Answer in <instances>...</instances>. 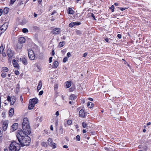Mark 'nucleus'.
<instances>
[{
	"mask_svg": "<svg viewBox=\"0 0 151 151\" xmlns=\"http://www.w3.org/2000/svg\"><path fill=\"white\" fill-rule=\"evenodd\" d=\"M22 127L24 131L22 129L18 130L16 134L17 138L20 144L15 142H11L9 147V151H19L20 148V145L23 147L25 146H28L30 143V137L26 133L29 134L31 129L27 118L24 119Z\"/></svg>",
	"mask_w": 151,
	"mask_h": 151,
	"instance_id": "nucleus-1",
	"label": "nucleus"
},
{
	"mask_svg": "<svg viewBox=\"0 0 151 151\" xmlns=\"http://www.w3.org/2000/svg\"><path fill=\"white\" fill-rule=\"evenodd\" d=\"M29 58L30 60H33L35 59V56L34 51L31 49L28 50Z\"/></svg>",
	"mask_w": 151,
	"mask_h": 151,
	"instance_id": "nucleus-2",
	"label": "nucleus"
},
{
	"mask_svg": "<svg viewBox=\"0 0 151 151\" xmlns=\"http://www.w3.org/2000/svg\"><path fill=\"white\" fill-rule=\"evenodd\" d=\"M8 24L7 22L4 23L0 28V36L7 29Z\"/></svg>",
	"mask_w": 151,
	"mask_h": 151,
	"instance_id": "nucleus-3",
	"label": "nucleus"
},
{
	"mask_svg": "<svg viewBox=\"0 0 151 151\" xmlns=\"http://www.w3.org/2000/svg\"><path fill=\"white\" fill-rule=\"evenodd\" d=\"M7 54L8 57L9 58H11L14 54V51L12 50L10 48H9L8 49L7 51Z\"/></svg>",
	"mask_w": 151,
	"mask_h": 151,
	"instance_id": "nucleus-4",
	"label": "nucleus"
},
{
	"mask_svg": "<svg viewBox=\"0 0 151 151\" xmlns=\"http://www.w3.org/2000/svg\"><path fill=\"white\" fill-rule=\"evenodd\" d=\"M9 121L8 120H4L3 123V129L4 131H5L7 129L8 127Z\"/></svg>",
	"mask_w": 151,
	"mask_h": 151,
	"instance_id": "nucleus-5",
	"label": "nucleus"
},
{
	"mask_svg": "<svg viewBox=\"0 0 151 151\" xmlns=\"http://www.w3.org/2000/svg\"><path fill=\"white\" fill-rule=\"evenodd\" d=\"M60 32V29L57 28H54L51 31V32L54 35L59 34Z\"/></svg>",
	"mask_w": 151,
	"mask_h": 151,
	"instance_id": "nucleus-6",
	"label": "nucleus"
},
{
	"mask_svg": "<svg viewBox=\"0 0 151 151\" xmlns=\"http://www.w3.org/2000/svg\"><path fill=\"white\" fill-rule=\"evenodd\" d=\"M79 115L80 117L82 118H85L86 116L84 110L81 109H80L79 112Z\"/></svg>",
	"mask_w": 151,
	"mask_h": 151,
	"instance_id": "nucleus-7",
	"label": "nucleus"
},
{
	"mask_svg": "<svg viewBox=\"0 0 151 151\" xmlns=\"http://www.w3.org/2000/svg\"><path fill=\"white\" fill-rule=\"evenodd\" d=\"M23 45L18 43L16 47L15 48V49L17 51H19L21 50L23 46Z\"/></svg>",
	"mask_w": 151,
	"mask_h": 151,
	"instance_id": "nucleus-8",
	"label": "nucleus"
},
{
	"mask_svg": "<svg viewBox=\"0 0 151 151\" xmlns=\"http://www.w3.org/2000/svg\"><path fill=\"white\" fill-rule=\"evenodd\" d=\"M12 63L14 65V67L17 69H19V66L17 62L14 59L12 60Z\"/></svg>",
	"mask_w": 151,
	"mask_h": 151,
	"instance_id": "nucleus-9",
	"label": "nucleus"
},
{
	"mask_svg": "<svg viewBox=\"0 0 151 151\" xmlns=\"http://www.w3.org/2000/svg\"><path fill=\"white\" fill-rule=\"evenodd\" d=\"M20 60L22 61L23 64L24 65H26L28 63L27 60L24 57H23L22 59L20 58Z\"/></svg>",
	"mask_w": 151,
	"mask_h": 151,
	"instance_id": "nucleus-10",
	"label": "nucleus"
},
{
	"mask_svg": "<svg viewBox=\"0 0 151 151\" xmlns=\"http://www.w3.org/2000/svg\"><path fill=\"white\" fill-rule=\"evenodd\" d=\"M25 39L24 37H20L18 40V43L22 44L25 42Z\"/></svg>",
	"mask_w": 151,
	"mask_h": 151,
	"instance_id": "nucleus-11",
	"label": "nucleus"
},
{
	"mask_svg": "<svg viewBox=\"0 0 151 151\" xmlns=\"http://www.w3.org/2000/svg\"><path fill=\"white\" fill-rule=\"evenodd\" d=\"M29 101L32 102V103L35 105L36 104L38 103V100L37 98H35L32 99H30L29 100Z\"/></svg>",
	"mask_w": 151,
	"mask_h": 151,
	"instance_id": "nucleus-12",
	"label": "nucleus"
},
{
	"mask_svg": "<svg viewBox=\"0 0 151 151\" xmlns=\"http://www.w3.org/2000/svg\"><path fill=\"white\" fill-rule=\"evenodd\" d=\"M18 127V124L17 123L14 124L11 127L13 131H15L17 129Z\"/></svg>",
	"mask_w": 151,
	"mask_h": 151,
	"instance_id": "nucleus-13",
	"label": "nucleus"
},
{
	"mask_svg": "<svg viewBox=\"0 0 151 151\" xmlns=\"http://www.w3.org/2000/svg\"><path fill=\"white\" fill-rule=\"evenodd\" d=\"M16 101V98L14 96L12 97L11 101L10 103L11 105H13Z\"/></svg>",
	"mask_w": 151,
	"mask_h": 151,
	"instance_id": "nucleus-14",
	"label": "nucleus"
},
{
	"mask_svg": "<svg viewBox=\"0 0 151 151\" xmlns=\"http://www.w3.org/2000/svg\"><path fill=\"white\" fill-rule=\"evenodd\" d=\"M35 104L32 103V102L29 101L28 109L29 110L32 109L34 107Z\"/></svg>",
	"mask_w": 151,
	"mask_h": 151,
	"instance_id": "nucleus-15",
	"label": "nucleus"
},
{
	"mask_svg": "<svg viewBox=\"0 0 151 151\" xmlns=\"http://www.w3.org/2000/svg\"><path fill=\"white\" fill-rule=\"evenodd\" d=\"M42 86V84L41 82V81H39L38 86L37 88V92H38L40 90Z\"/></svg>",
	"mask_w": 151,
	"mask_h": 151,
	"instance_id": "nucleus-16",
	"label": "nucleus"
},
{
	"mask_svg": "<svg viewBox=\"0 0 151 151\" xmlns=\"http://www.w3.org/2000/svg\"><path fill=\"white\" fill-rule=\"evenodd\" d=\"M35 65V69L37 72H39L40 70V66L38 65L37 63H35L34 65Z\"/></svg>",
	"mask_w": 151,
	"mask_h": 151,
	"instance_id": "nucleus-17",
	"label": "nucleus"
},
{
	"mask_svg": "<svg viewBox=\"0 0 151 151\" xmlns=\"http://www.w3.org/2000/svg\"><path fill=\"white\" fill-rule=\"evenodd\" d=\"M14 113V108H11L9 111V114L10 116H12L13 115Z\"/></svg>",
	"mask_w": 151,
	"mask_h": 151,
	"instance_id": "nucleus-18",
	"label": "nucleus"
},
{
	"mask_svg": "<svg viewBox=\"0 0 151 151\" xmlns=\"http://www.w3.org/2000/svg\"><path fill=\"white\" fill-rule=\"evenodd\" d=\"M68 12L69 14H73L74 13V11L71 8H69L68 10Z\"/></svg>",
	"mask_w": 151,
	"mask_h": 151,
	"instance_id": "nucleus-19",
	"label": "nucleus"
},
{
	"mask_svg": "<svg viewBox=\"0 0 151 151\" xmlns=\"http://www.w3.org/2000/svg\"><path fill=\"white\" fill-rule=\"evenodd\" d=\"M76 98V96L74 94H71L69 97V99L71 100H73Z\"/></svg>",
	"mask_w": 151,
	"mask_h": 151,
	"instance_id": "nucleus-20",
	"label": "nucleus"
},
{
	"mask_svg": "<svg viewBox=\"0 0 151 151\" xmlns=\"http://www.w3.org/2000/svg\"><path fill=\"white\" fill-rule=\"evenodd\" d=\"M58 65V61H54L53 63V65L52 66L53 68H57Z\"/></svg>",
	"mask_w": 151,
	"mask_h": 151,
	"instance_id": "nucleus-21",
	"label": "nucleus"
},
{
	"mask_svg": "<svg viewBox=\"0 0 151 151\" xmlns=\"http://www.w3.org/2000/svg\"><path fill=\"white\" fill-rule=\"evenodd\" d=\"M65 44V41H63L60 42L58 45V47H63Z\"/></svg>",
	"mask_w": 151,
	"mask_h": 151,
	"instance_id": "nucleus-22",
	"label": "nucleus"
},
{
	"mask_svg": "<svg viewBox=\"0 0 151 151\" xmlns=\"http://www.w3.org/2000/svg\"><path fill=\"white\" fill-rule=\"evenodd\" d=\"M52 142L53 140L51 138H49L47 140V143L50 145H51L53 144Z\"/></svg>",
	"mask_w": 151,
	"mask_h": 151,
	"instance_id": "nucleus-23",
	"label": "nucleus"
},
{
	"mask_svg": "<svg viewBox=\"0 0 151 151\" xmlns=\"http://www.w3.org/2000/svg\"><path fill=\"white\" fill-rule=\"evenodd\" d=\"M71 83L68 81H67L66 83V86L67 88H68L71 86Z\"/></svg>",
	"mask_w": 151,
	"mask_h": 151,
	"instance_id": "nucleus-24",
	"label": "nucleus"
},
{
	"mask_svg": "<svg viewBox=\"0 0 151 151\" xmlns=\"http://www.w3.org/2000/svg\"><path fill=\"white\" fill-rule=\"evenodd\" d=\"M93 104L91 102H89L87 104V106L89 108H91L93 107Z\"/></svg>",
	"mask_w": 151,
	"mask_h": 151,
	"instance_id": "nucleus-25",
	"label": "nucleus"
},
{
	"mask_svg": "<svg viewBox=\"0 0 151 151\" xmlns=\"http://www.w3.org/2000/svg\"><path fill=\"white\" fill-rule=\"evenodd\" d=\"M2 69L3 70L1 72L4 73L8 72L9 70L8 68L6 67H4L2 68Z\"/></svg>",
	"mask_w": 151,
	"mask_h": 151,
	"instance_id": "nucleus-26",
	"label": "nucleus"
},
{
	"mask_svg": "<svg viewBox=\"0 0 151 151\" xmlns=\"http://www.w3.org/2000/svg\"><path fill=\"white\" fill-rule=\"evenodd\" d=\"M9 8H5L4 10V14H7L8 13L9 11Z\"/></svg>",
	"mask_w": 151,
	"mask_h": 151,
	"instance_id": "nucleus-27",
	"label": "nucleus"
},
{
	"mask_svg": "<svg viewBox=\"0 0 151 151\" xmlns=\"http://www.w3.org/2000/svg\"><path fill=\"white\" fill-rule=\"evenodd\" d=\"M75 32L78 35H81L82 33V32L81 31L77 29H76L75 30Z\"/></svg>",
	"mask_w": 151,
	"mask_h": 151,
	"instance_id": "nucleus-28",
	"label": "nucleus"
},
{
	"mask_svg": "<svg viewBox=\"0 0 151 151\" xmlns=\"http://www.w3.org/2000/svg\"><path fill=\"white\" fill-rule=\"evenodd\" d=\"M59 132L61 134H63V130L62 127V126H60V129H59Z\"/></svg>",
	"mask_w": 151,
	"mask_h": 151,
	"instance_id": "nucleus-29",
	"label": "nucleus"
},
{
	"mask_svg": "<svg viewBox=\"0 0 151 151\" xmlns=\"http://www.w3.org/2000/svg\"><path fill=\"white\" fill-rule=\"evenodd\" d=\"M2 72V73L1 74V76L3 78H4L6 77V74L4 72Z\"/></svg>",
	"mask_w": 151,
	"mask_h": 151,
	"instance_id": "nucleus-30",
	"label": "nucleus"
},
{
	"mask_svg": "<svg viewBox=\"0 0 151 151\" xmlns=\"http://www.w3.org/2000/svg\"><path fill=\"white\" fill-rule=\"evenodd\" d=\"M22 32L24 33H27L28 32V30L27 28H23L22 30Z\"/></svg>",
	"mask_w": 151,
	"mask_h": 151,
	"instance_id": "nucleus-31",
	"label": "nucleus"
},
{
	"mask_svg": "<svg viewBox=\"0 0 151 151\" xmlns=\"http://www.w3.org/2000/svg\"><path fill=\"white\" fill-rule=\"evenodd\" d=\"M74 26H75V24L74 22H72L69 24V26L70 27H72Z\"/></svg>",
	"mask_w": 151,
	"mask_h": 151,
	"instance_id": "nucleus-32",
	"label": "nucleus"
},
{
	"mask_svg": "<svg viewBox=\"0 0 151 151\" xmlns=\"http://www.w3.org/2000/svg\"><path fill=\"white\" fill-rule=\"evenodd\" d=\"M82 125L83 128H85L87 126V124H86L85 122H83L82 123Z\"/></svg>",
	"mask_w": 151,
	"mask_h": 151,
	"instance_id": "nucleus-33",
	"label": "nucleus"
},
{
	"mask_svg": "<svg viewBox=\"0 0 151 151\" xmlns=\"http://www.w3.org/2000/svg\"><path fill=\"white\" fill-rule=\"evenodd\" d=\"M109 9L111 10V11L113 12L114 11V7L113 5L111 6V7H109Z\"/></svg>",
	"mask_w": 151,
	"mask_h": 151,
	"instance_id": "nucleus-34",
	"label": "nucleus"
},
{
	"mask_svg": "<svg viewBox=\"0 0 151 151\" xmlns=\"http://www.w3.org/2000/svg\"><path fill=\"white\" fill-rule=\"evenodd\" d=\"M12 98L10 97V96H8L7 97V100L9 102H11V101Z\"/></svg>",
	"mask_w": 151,
	"mask_h": 151,
	"instance_id": "nucleus-35",
	"label": "nucleus"
},
{
	"mask_svg": "<svg viewBox=\"0 0 151 151\" xmlns=\"http://www.w3.org/2000/svg\"><path fill=\"white\" fill-rule=\"evenodd\" d=\"M41 145L42 146L44 147H47V145L46 144V143L45 142H42L41 143Z\"/></svg>",
	"mask_w": 151,
	"mask_h": 151,
	"instance_id": "nucleus-36",
	"label": "nucleus"
},
{
	"mask_svg": "<svg viewBox=\"0 0 151 151\" xmlns=\"http://www.w3.org/2000/svg\"><path fill=\"white\" fill-rule=\"evenodd\" d=\"M142 148L144 151H146L147 150L148 147L146 146H144L142 147Z\"/></svg>",
	"mask_w": 151,
	"mask_h": 151,
	"instance_id": "nucleus-37",
	"label": "nucleus"
},
{
	"mask_svg": "<svg viewBox=\"0 0 151 151\" xmlns=\"http://www.w3.org/2000/svg\"><path fill=\"white\" fill-rule=\"evenodd\" d=\"M75 25H80L81 24V23L79 22H74Z\"/></svg>",
	"mask_w": 151,
	"mask_h": 151,
	"instance_id": "nucleus-38",
	"label": "nucleus"
},
{
	"mask_svg": "<svg viewBox=\"0 0 151 151\" xmlns=\"http://www.w3.org/2000/svg\"><path fill=\"white\" fill-rule=\"evenodd\" d=\"M118 8L120 9L121 11H123L124 10H125L127 9V8L125 7V8H123V7H118Z\"/></svg>",
	"mask_w": 151,
	"mask_h": 151,
	"instance_id": "nucleus-39",
	"label": "nucleus"
},
{
	"mask_svg": "<svg viewBox=\"0 0 151 151\" xmlns=\"http://www.w3.org/2000/svg\"><path fill=\"white\" fill-rule=\"evenodd\" d=\"M68 60V58L65 57L64 58L63 60V63H65Z\"/></svg>",
	"mask_w": 151,
	"mask_h": 151,
	"instance_id": "nucleus-40",
	"label": "nucleus"
},
{
	"mask_svg": "<svg viewBox=\"0 0 151 151\" xmlns=\"http://www.w3.org/2000/svg\"><path fill=\"white\" fill-rule=\"evenodd\" d=\"M72 123V121L71 120H68L67 121V123L68 125H70Z\"/></svg>",
	"mask_w": 151,
	"mask_h": 151,
	"instance_id": "nucleus-41",
	"label": "nucleus"
},
{
	"mask_svg": "<svg viewBox=\"0 0 151 151\" xmlns=\"http://www.w3.org/2000/svg\"><path fill=\"white\" fill-rule=\"evenodd\" d=\"M76 139L77 140L79 141L80 140V137L79 135H77L76 136Z\"/></svg>",
	"mask_w": 151,
	"mask_h": 151,
	"instance_id": "nucleus-42",
	"label": "nucleus"
},
{
	"mask_svg": "<svg viewBox=\"0 0 151 151\" xmlns=\"http://www.w3.org/2000/svg\"><path fill=\"white\" fill-rule=\"evenodd\" d=\"M58 85L57 84H55L54 85V88L55 90L57 89L58 88Z\"/></svg>",
	"mask_w": 151,
	"mask_h": 151,
	"instance_id": "nucleus-43",
	"label": "nucleus"
},
{
	"mask_svg": "<svg viewBox=\"0 0 151 151\" xmlns=\"http://www.w3.org/2000/svg\"><path fill=\"white\" fill-rule=\"evenodd\" d=\"M14 73L17 75H18L19 74V71L17 70H15L14 71Z\"/></svg>",
	"mask_w": 151,
	"mask_h": 151,
	"instance_id": "nucleus-44",
	"label": "nucleus"
},
{
	"mask_svg": "<svg viewBox=\"0 0 151 151\" xmlns=\"http://www.w3.org/2000/svg\"><path fill=\"white\" fill-rule=\"evenodd\" d=\"M16 0H10V4H13L15 2Z\"/></svg>",
	"mask_w": 151,
	"mask_h": 151,
	"instance_id": "nucleus-45",
	"label": "nucleus"
},
{
	"mask_svg": "<svg viewBox=\"0 0 151 151\" xmlns=\"http://www.w3.org/2000/svg\"><path fill=\"white\" fill-rule=\"evenodd\" d=\"M4 49L3 48V47H1V46L0 47V53H1V52H3Z\"/></svg>",
	"mask_w": 151,
	"mask_h": 151,
	"instance_id": "nucleus-46",
	"label": "nucleus"
},
{
	"mask_svg": "<svg viewBox=\"0 0 151 151\" xmlns=\"http://www.w3.org/2000/svg\"><path fill=\"white\" fill-rule=\"evenodd\" d=\"M2 117L3 118H5V114L4 112H3L1 114Z\"/></svg>",
	"mask_w": 151,
	"mask_h": 151,
	"instance_id": "nucleus-47",
	"label": "nucleus"
},
{
	"mask_svg": "<svg viewBox=\"0 0 151 151\" xmlns=\"http://www.w3.org/2000/svg\"><path fill=\"white\" fill-rule=\"evenodd\" d=\"M71 56V54L70 52H68L67 53V57L69 58Z\"/></svg>",
	"mask_w": 151,
	"mask_h": 151,
	"instance_id": "nucleus-48",
	"label": "nucleus"
},
{
	"mask_svg": "<svg viewBox=\"0 0 151 151\" xmlns=\"http://www.w3.org/2000/svg\"><path fill=\"white\" fill-rule=\"evenodd\" d=\"M52 57H50L49 60V61L50 63H51L52 62Z\"/></svg>",
	"mask_w": 151,
	"mask_h": 151,
	"instance_id": "nucleus-49",
	"label": "nucleus"
},
{
	"mask_svg": "<svg viewBox=\"0 0 151 151\" xmlns=\"http://www.w3.org/2000/svg\"><path fill=\"white\" fill-rule=\"evenodd\" d=\"M43 91H40L39 92V96L42 95L43 94Z\"/></svg>",
	"mask_w": 151,
	"mask_h": 151,
	"instance_id": "nucleus-50",
	"label": "nucleus"
},
{
	"mask_svg": "<svg viewBox=\"0 0 151 151\" xmlns=\"http://www.w3.org/2000/svg\"><path fill=\"white\" fill-rule=\"evenodd\" d=\"M3 136V131L0 130V137H2Z\"/></svg>",
	"mask_w": 151,
	"mask_h": 151,
	"instance_id": "nucleus-51",
	"label": "nucleus"
},
{
	"mask_svg": "<svg viewBox=\"0 0 151 151\" xmlns=\"http://www.w3.org/2000/svg\"><path fill=\"white\" fill-rule=\"evenodd\" d=\"M87 54H88L87 52H86L84 53V54H83V57H86L87 55Z\"/></svg>",
	"mask_w": 151,
	"mask_h": 151,
	"instance_id": "nucleus-52",
	"label": "nucleus"
},
{
	"mask_svg": "<svg viewBox=\"0 0 151 151\" xmlns=\"http://www.w3.org/2000/svg\"><path fill=\"white\" fill-rule=\"evenodd\" d=\"M117 37H118L119 39H121L122 37L121 35L119 34H118L117 35Z\"/></svg>",
	"mask_w": 151,
	"mask_h": 151,
	"instance_id": "nucleus-53",
	"label": "nucleus"
},
{
	"mask_svg": "<svg viewBox=\"0 0 151 151\" xmlns=\"http://www.w3.org/2000/svg\"><path fill=\"white\" fill-rule=\"evenodd\" d=\"M91 16L93 18V19L94 20H96V19L95 18V16H94V14L93 13H91Z\"/></svg>",
	"mask_w": 151,
	"mask_h": 151,
	"instance_id": "nucleus-54",
	"label": "nucleus"
},
{
	"mask_svg": "<svg viewBox=\"0 0 151 151\" xmlns=\"http://www.w3.org/2000/svg\"><path fill=\"white\" fill-rule=\"evenodd\" d=\"M55 55V52L54 50H52V56H54Z\"/></svg>",
	"mask_w": 151,
	"mask_h": 151,
	"instance_id": "nucleus-55",
	"label": "nucleus"
},
{
	"mask_svg": "<svg viewBox=\"0 0 151 151\" xmlns=\"http://www.w3.org/2000/svg\"><path fill=\"white\" fill-rule=\"evenodd\" d=\"M52 145H53L52 148H55L56 147V146L55 145V143H54Z\"/></svg>",
	"mask_w": 151,
	"mask_h": 151,
	"instance_id": "nucleus-56",
	"label": "nucleus"
},
{
	"mask_svg": "<svg viewBox=\"0 0 151 151\" xmlns=\"http://www.w3.org/2000/svg\"><path fill=\"white\" fill-rule=\"evenodd\" d=\"M3 13V10L2 9H0V16H1Z\"/></svg>",
	"mask_w": 151,
	"mask_h": 151,
	"instance_id": "nucleus-57",
	"label": "nucleus"
},
{
	"mask_svg": "<svg viewBox=\"0 0 151 151\" xmlns=\"http://www.w3.org/2000/svg\"><path fill=\"white\" fill-rule=\"evenodd\" d=\"M61 52L63 53H65L66 50H63L61 51Z\"/></svg>",
	"mask_w": 151,
	"mask_h": 151,
	"instance_id": "nucleus-58",
	"label": "nucleus"
},
{
	"mask_svg": "<svg viewBox=\"0 0 151 151\" xmlns=\"http://www.w3.org/2000/svg\"><path fill=\"white\" fill-rule=\"evenodd\" d=\"M55 115H57V116H58L59 115V112L58 111H57L56 112Z\"/></svg>",
	"mask_w": 151,
	"mask_h": 151,
	"instance_id": "nucleus-59",
	"label": "nucleus"
},
{
	"mask_svg": "<svg viewBox=\"0 0 151 151\" xmlns=\"http://www.w3.org/2000/svg\"><path fill=\"white\" fill-rule=\"evenodd\" d=\"M20 100H21V101L22 102L23 101V98H22V95L20 96Z\"/></svg>",
	"mask_w": 151,
	"mask_h": 151,
	"instance_id": "nucleus-60",
	"label": "nucleus"
},
{
	"mask_svg": "<svg viewBox=\"0 0 151 151\" xmlns=\"http://www.w3.org/2000/svg\"><path fill=\"white\" fill-rule=\"evenodd\" d=\"M88 99L89 100V101H93V99L92 98H88Z\"/></svg>",
	"mask_w": 151,
	"mask_h": 151,
	"instance_id": "nucleus-61",
	"label": "nucleus"
},
{
	"mask_svg": "<svg viewBox=\"0 0 151 151\" xmlns=\"http://www.w3.org/2000/svg\"><path fill=\"white\" fill-rule=\"evenodd\" d=\"M63 147L65 148H67L68 147L66 145H64L63 146Z\"/></svg>",
	"mask_w": 151,
	"mask_h": 151,
	"instance_id": "nucleus-62",
	"label": "nucleus"
},
{
	"mask_svg": "<svg viewBox=\"0 0 151 151\" xmlns=\"http://www.w3.org/2000/svg\"><path fill=\"white\" fill-rule=\"evenodd\" d=\"M69 104H74V102H73V101H70L69 102Z\"/></svg>",
	"mask_w": 151,
	"mask_h": 151,
	"instance_id": "nucleus-63",
	"label": "nucleus"
},
{
	"mask_svg": "<svg viewBox=\"0 0 151 151\" xmlns=\"http://www.w3.org/2000/svg\"><path fill=\"white\" fill-rule=\"evenodd\" d=\"M38 3L39 4H40L41 2L42 1V0H37Z\"/></svg>",
	"mask_w": 151,
	"mask_h": 151,
	"instance_id": "nucleus-64",
	"label": "nucleus"
}]
</instances>
